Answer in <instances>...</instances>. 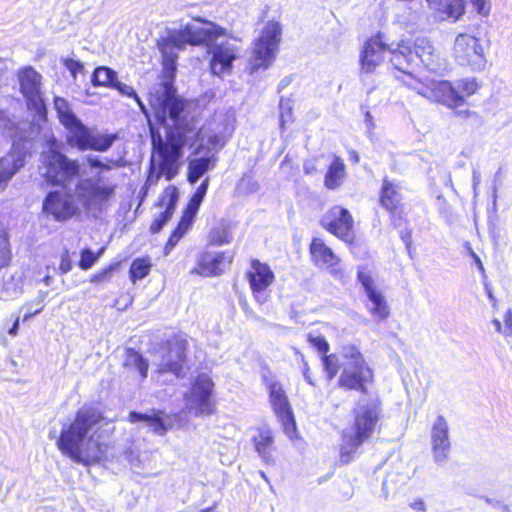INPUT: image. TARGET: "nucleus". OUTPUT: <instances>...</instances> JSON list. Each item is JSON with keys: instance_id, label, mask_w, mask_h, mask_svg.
I'll return each instance as SVG.
<instances>
[{"instance_id": "obj_1", "label": "nucleus", "mask_w": 512, "mask_h": 512, "mask_svg": "<svg viewBox=\"0 0 512 512\" xmlns=\"http://www.w3.org/2000/svg\"><path fill=\"white\" fill-rule=\"evenodd\" d=\"M161 81L147 93V102L155 122L165 127L163 137L158 129L150 127L152 151L158 157L156 180L171 181L179 174L184 149L199 138L197 118L192 113L191 101L178 93L175 86L178 55H162Z\"/></svg>"}, {"instance_id": "obj_2", "label": "nucleus", "mask_w": 512, "mask_h": 512, "mask_svg": "<svg viewBox=\"0 0 512 512\" xmlns=\"http://www.w3.org/2000/svg\"><path fill=\"white\" fill-rule=\"evenodd\" d=\"M389 52V71L393 77L407 86L419 82L417 72L425 67L430 69L437 63L438 54L427 37L401 39L390 49L385 35L378 31L368 37L360 51L359 64L361 72L372 74L384 61V54Z\"/></svg>"}, {"instance_id": "obj_3", "label": "nucleus", "mask_w": 512, "mask_h": 512, "mask_svg": "<svg viewBox=\"0 0 512 512\" xmlns=\"http://www.w3.org/2000/svg\"><path fill=\"white\" fill-rule=\"evenodd\" d=\"M104 413L91 405L79 408L69 423L63 425L56 440L59 451L73 462L90 466L99 463L110 448L101 441L102 424H107Z\"/></svg>"}, {"instance_id": "obj_4", "label": "nucleus", "mask_w": 512, "mask_h": 512, "mask_svg": "<svg viewBox=\"0 0 512 512\" xmlns=\"http://www.w3.org/2000/svg\"><path fill=\"white\" fill-rule=\"evenodd\" d=\"M481 87V82L474 77L461 78L456 82L431 80L418 89V94L446 107L460 124L467 125L481 120L479 113L471 110L467 103V99L475 95Z\"/></svg>"}, {"instance_id": "obj_5", "label": "nucleus", "mask_w": 512, "mask_h": 512, "mask_svg": "<svg viewBox=\"0 0 512 512\" xmlns=\"http://www.w3.org/2000/svg\"><path fill=\"white\" fill-rule=\"evenodd\" d=\"M351 415L350 423L340 434L339 463L341 465L351 463L358 449L380 431L381 403L377 400L358 404L352 409Z\"/></svg>"}, {"instance_id": "obj_6", "label": "nucleus", "mask_w": 512, "mask_h": 512, "mask_svg": "<svg viewBox=\"0 0 512 512\" xmlns=\"http://www.w3.org/2000/svg\"><path fill=\"white\" fill-rule=\"evenodd\" d=\"M341 357L343 362L340 363L336 387L344 392L368 394L375 382V373L360 348L354 344L345 345L341 349Z\"/></svg>"}, {"instance_id": "obj_7", "label": "nucleus", "mask_w": 512, "mask_h": 512, "mask_svg": "<svg viewBox=\"0 0 512 512\" xmlns=\"http://www.w3.org/2000/svg\"><path fill=\"white\" fill-rule=\"evenodd\" d=\"M282 40V25L280 21L271 19L261 28L258 36L252 42L251 54L248 60L250 73L267 69L272 65Z\"/></svg>"}, {"instance_id": "obj_8", "label": "nucleus", "mask_w": 512, "mask_h": 512, "mask_svg": "<svg viewBox=\"0 0 512 512\" xmlns=\"http://www.w3.org/2000/svg\"><path fill=\"white\" fill-rule=\"evenodd\" d=\"M66 130V144L78 151H108L118 140L117 133L99 134L86 126L79 118L63 126Z\"/></svg>"}, {"instance_id": "obj_9", "label": "nucleus", "mask_w": 512, "mask_h": 512, "mask_svg": "<svg viewBox=\"0 0 512 512\" xmlns=\"http://www.w3.org/2000/svg\"><path fill=\"white\" fill-rule=\"evenodd\" d=\"M161 350V361L158 365V373H170L177 378L185 375L188 368L189 342L186 336L175 333L162 341L159 345Z\"/></svg>"}, {"instance_id": "obj_10", "label": "nucleus", "mask_w": 512, "mask_h": 512, "mask_svg": "<svg viewBox=\"0 0 512 512\" xmlns=\"http://www.w3.org/2000/svg\"><path fill=\"white\" fill-rule=\"evenodd\" d=\"M378 204L387 213L393 227L407 226L409 219L405 211L404 195L399 182L383 177L378 191Z\"/></svg>"}, {"instance_id": "obj_11", "label": "nucleus", "mask_w": 512, "mask_h": 512, "mask_svg": "<svg viewBox=\"0 0 512 512\" xmlns=\"http://www.w3.org/2000/svg\"><path fill=\"white\" fill-rule=\"evenodd\" d=\"M268 400L283 433L290 439L298 437L296 417L283 385L277 381L266 382Z\"/></svg>"}, {"instance_id": "obj_12", "label": "nucleus", "mask_w": 512, "mask_h": 512, "mask_svg": "<svg viewBox=\"0 0 512 512\" xmlns=\"http://www.w3.org/2000/svg\"><path fill=\"white\" fill-rule=\"evenodd\" d=\"M214 383L212 379L199 374L192 381L190 388L184 395L187 409L193 411L195 416H210L216 412V401L213 398Z\"/></svg>"}, {"instance_id": "obj_13", "label": "nucleus", "mask_w": 512, "mask_h": 512, "mask_svg": "<svg viewBox=\"0 0 512 512\" xmlns=\"http://www.w3.org/2000/svg\"><path fill=\"white\" fill-rule=\"evenodd\" d=\"M319 223L325 231L347 245L351 246L356 243L354 217L347 208L341 205L331 206L323 214Z\"/></svg>"}, {"instance_id": "obj_14", "label": "nucleus", "mask_w": 512, "mask_h": 512, "mask_svg": "<svg viewBox=\"0 0 512 512\" xmlns=\"http://www.w3.org/2000/svg\"><path fill=\"white\" fill-rule=\"evenodd\" d=\"M453 57L462 67L479 71L485 67L486 58L480 39L467 33L456 36L453 45Z\"/></svg>"}, {"instance_id": "obj_15", "label": "nucleus", "mask_w": 512, "mask_h": 512, "mask_svg": "<svg viewBox=\"0 0 512 512\" xmlns=\"http://www.w3.org/2000/svg\"><path fill=\"white\" fill-rule=\"evenodd\" d=\"M44 177L52 186H59L81 175V166L77 159H69L57 150H50L46 162Z\"/></svg>"}, {"instance_id": "obj_16", "label": "nucleus", "mask_w": 512, "mask_h": 512, "mask_svg": "<svg viewBox=\"0 0 512 512\" xmlns=\"http://www.w3.org/2000/svg\"><path fill=\"white\" fill-rule=\"evenodd\" d=\"M42 212L57 222H66L80 213L74 194L68 189L50 191L44 198Z\"/></svg>"}, {"instance_id": "obj_17", "label": "nucleus", "mask_w": 512, "mask_h": 512, "mask_svg": "<svg viewBox=\"0 0 512 512\" xmlns=\"http://www.w3.org/2000/svg\"><path fill=\"white\" fill-rule=\"evenodd\" d=\"M254 300L260 304L265 303L269 297V289L275 282V274L269 264L252 258L250 267L244 274Z\"/></svg>"}, {"instance_id": "obj_18", "label": "nucleus", "mask_w": 512, "mask_h": 512, "mask_svg": "<svg viewBox=\"0 0 512 512\" xmlns=\"http://www.w3.org/2000/svg\"><path fill=\"white\" fill-rule=\"evenodd\" d=\"M234 260V253L229 250L220 252L200 251L195 260L194 267L190 274L201 277H217L224 273Z\"/></svg>"}, {"instance_id": "obj_19", "label": "nucleus", "mask_w": 512, "mask_h": 512, "mask_svg": "<svg viewBox=\"0 0 512 512\" xmlns=\"http://www.w3.org/2000/svg\"><path fill=\"white\" fill-rule=\"evenodd\" d=\"M19 90L31 110L40 112L45 109L44 100L41 97L42 76L32 66H24L16 73Z\"/></svg>"}, {"instance_id": "obj_20", "label": "nucleus", "mask_w": 512, "mask_h": 512, "mask_svg": "<svg viewBox=\"0 0 512 512\" xmlns=\"http://www.w3.org/2000/svg\"><path fill=\"white\" fill-rule=\"evenodd\" d=\"M357 280L363 286L366 296L371 303L368 311L377 320H385L390 315L389 304L383 292L377 287L374 278L365 267L357 271Z\"/></svg>"}, {"instance_id": "obj_21", "label": "nucleus", "mask_w": 512, "mask_h": 512, "mask_svg": "<svg viewBox=\"0 0 512 512\" xmlns=\"http://www.w3.org/2000/svg\"><path fill=\"white\" fill-rule=\"evenodd\" d=\"M178 202V189L174 185H169L159 195L154 206L161 209V212L154 216L149 232L151 234L159 233L164 226L172 219Z\"/></svg>"}, {"instance_id": "obj_22", "label": "nucleus", "mask_w": 512, "mask_h": 512, "mask_svg": "<svg viewBox=\"0 0 512 512\" xmlns=\"http://www.w3.org/2000/svg\"><path fill=\"white\" fill-rule=\"evenodd\" d=\"M88 183V194L83 201L84 207L86 209L94 208L100 212L110 207L115 200L117 184L103 183L100 179H89Z\"/></svg>"}, {"instance_id": "obj_23", "label": "nucleus", "mask_w": 512, "mask_h": 512, "mask_svg": "<svg viewBox=\"0 0 512 512\" xmlns=\"http://www.w3.org/2000/svg\"><path fill=\"white\" fill-rule=\"evenodd\" d=\"M198 21L204 23L206 26H196L193 24H186L183 26L186 40L190 46H211L217 39L227 34V30L212 22L197 18Z\"/></svg>"}, {"instance_id": "obj_24", "label": "nucleus", "mask_w": 512, "mask_h": 512, "mask_svg": "<svg viewBox=\"0 0 512 512\" xmlns=\"http://www.w3.org/2000/svg\"><path fill=\"white\" fill-rule=\"evenodd\" d=\"M251 444L260 459L267 465H275L278 455L275 431L265 425L254 428Z\"/></svg>"}, {"instance_id": "obj_25", "label": "nucleus", "mask_w": 512, "mask_h": 512, "mask_svg": "<svg viewBox=\"0 0 512 512\" xmlns=\"http://www.w3.org/2000/svg\"><path fill=\"white\" fill-rule=\"evenodd\" d=\"M209 47L211 53L209 62L211 72L215 75L230 73L233 62L239 57L240 48L228 40Z\"/></svg>"}, {"instance_id": "obj_26", "label": "nucleus", "mask_w": 512, "mask_h": 512, "mask_svg": "<svg viewBox=\"0 0 512 512\" xmlns=\"http://www.w3.org/2000/svg\"><path fill=\"white\" fill-rule=\"evenodd\" d=\"M309 254L315 266L327 269L334 276L342 275V270L339 267L341 262L340 258L322 238L314 237L311 239Z\"/></svg>"}, {"instance_id": "obj_27", "label": "nucleus", "mask_w": 512, "mask_h": 512, "mask_svg": "<svg viewBox=\"0 0 512 512\" xmlns=\"http://www.w3.org/2000/svg\"><path fill=\"white\" fill-rule=\"evenodd\" d=\"M431 446L435 462L443 463L449 458L451 443L446 419L439 415L431 429Z\"/></svg>"}, {"instance_id": "obj_28", "label": "nucleus", "mask_w": 512, "mask_h": 512, "mask_svg": "<svg viewBox=\"0 0 512 512\" xmlns=\"http://www.w3.org/2000/svg\"><path fill=\"white\" fill-rule=\"evenodd\" d=\"M307 342L321 355V362L329 380L334 379L340 370L337 354H329L330 345L323 335H307Z\"/></svg>"}, {"instance_id": "obj_29", "label": "nucleus", "mask_w": 512, "mask_h": 512, "mask_svg": "<svg viewBox=\"0 0 512 512\" xmlns=\"http://www.w3.org/2000/svg\"><path fill=\"white\" fill-rule=\"evenodd\" d=\"M25 152L11 150L0 158V190H4L10 179L25 165Z\"/></svg>"}, {"instance_id": "obj_30", "label": "nucleus", "mask_w": 512, "mask_h": 512, "mask_svg": "<svg viewBox=\"0 0 512 512\" xmlns=\"http://www.w3.org/2000/svg\"><path fill=\"white\" fill-rule=\"evenodd\" d=\"M428 7L441 19L457 21L466 11L465 0H426Z\"/></svg>"}, {"instance_id": "obj_31", "label": "nucleus", "mask_w": 512, "mask_h": 512, "mask_svg": "<svg viewBox=\"0 0 512 512\" xmlns=\"http://www.w3.org/2000/svg\"><path fill=\"white\" fill-rule=\"evenodd\" d=\"M346 164L339 156H333L324 175V186L328 190L339 189L346 179Z\"/></svg>"}, {"instance_id": "obj_32", "label": "nucleus", "mask_w": 512, "mask_h": 512, "mask_svg": "<svg viewBox=\"0 0 512 512\" xmlns=\"http://www.w3.org/2000/svg\"><path fill=\"white\" fill-rule=\"evenodd\" d=\"M195 219L196 215L184 210L182 211L179 221L177 222L175 228L171 231L165 243L164 249L166 253L171 251L187 234V232L192 228Z\"/></svg>"}, {"instance_id": "obj_33", "label": "nucleus", "mask_w": 512, "mask_h": 512, "mask_svg": "<svg viewBox=\"0 0 512 512\" xmlns=\"http://www.w3.org/2000/svg\"><path fill=\"white\" fill-rule=\"evenodd\" d=\"M217 160L215 155L190 160L187 166V181L190 184H195L205 173L216 166Z\"/></svg>"}, {"instance_id": "obj_34", "label": "nucleus", "mask_w": 512, "mask_h": 512, "mask_svg": "<svg viewBox=\"0 0 512 512\" xmlns=\"http://www.w3.org/2000/svg\"><path fill=\"white\" fill-rule=\"evenodd\" d=\"M188 45L184 28L170 31L158 44L162 55H177L174 49L183 50Z\"/></svg>"}, {"instance_id": "obj_35", "label": "nucleus", "mask_w": 512, "mask_h": 512, "mask_svg": "<svg viewBox=\"0 0 512 512\" xmlns=\"http://www.w3.org/2000/svg\"><path fill=\"white\" fill-rule=\"evenodd\" d=\"M123 367L137 369L142 380L148 376L149 363L147 359L132 347H128L124 351Z\"/></svg>"}, {"instance_id": "obj_36", "label": "nucleus", "mask_w": 512, "mask_h": 512, "mask_svg": "<svg viewBox=\"0 0 512 512\" xmlns=\"http://www.w3.org/2000/svg\"><path fill=\"white\" fill-rule=\"evenodd\" d=\"M231 240V225L225 220H221L217 225L211 228L208 233V242L213 246L226 245L229 244Z\"/></svg>"}, {"instance_id": "obj_37", "label": "nucleus", "mask_w": 512, "mask_h": 512, "mask_svg": "<svg viewBox=\"0 0 512 512\" xmlns=\"http://www.w3.org/2000/svg\"><path fill=\"white\" fill-rule=\"evenodd\" d=\"M152 266L153 264L149 256L135 258L131 262L128 271L130 281L135 284L137 281L147 277L150 274Z\"/></svg>"}, {"instance_id": "obj_38", "label": "nucleus", "mask_w": 512, "mask_h": 512, "mask_svg": "<svg viewBox=\"0 0 512 512\" xmlns=\"http://www.w3.org/2000/svg\"><path fill=\"white\" fill-rule=\"evenodd\" d=\"M118 77L117 72L107 66H98L91 74V84L94 87L110 88Z\"/></svg>"}, {"instance_id": "obj_39", "label": "nucleus", "mask_w": 512, "mask_h": 512, "mask_svg": "<svg viewBox=\"0 0 512 512\" xmlns=\"http://www.w3.org/2000/svg\"><path fill=\"white\" fill-rule=\"evenodd\" d=\"M54 108L57 113V118L62 126H65L78 118L72 111L69 102L65 98L55 97Z\"/></svg>"}, {"instance_id": "obj_40", "label": "nucleus", "mask_w": 512, "mask_h": 512, "mask_svg": "<svg viewBox=\"0 0 512 512\" xmlns=\"http://www.w3.org/2000/svg\"><path fill=\"white\" fill-rule=\"evenodd\" d=\"M168 416L162 410H152V413L149 414L148 420L146 423L151 427L152 431L157 435H164L168 431V426L166 425V419Z\"/></svg>"}, {"instance_id": "obj_41", "label": "nucleus", "mask_w": 512, "mask_h": 512, "mask_svg": "<svg viewBox=\"0 0 512 512\" xmlns=\"http://www.w3.org/2000/svg\"><path fill=\"white\" fill-rule=\"evenodd\" d=\"M111 89L116 90L121 96L134 99L135 102L139 105L141 111L146 116L148 115L145 105L143 104V102L141 101V99L139 98V96L137 95L136 91L132 86L120 82L117 77Z\"/></svg>"}, {"instance_id": "obj_42", "label": "nucleus", "mask_w": 512, "mask_h": 512, "mask_svg": "<svg viewBox=\"0 0 512 512\" xmlns=\"http://www.w3.org/2000/svg\"><path fill=\"white\" fill-rule=\"evenodd\" d=\"M121 261H114L109 265L103 267L98 272L93 274L90 278L91 283H105L111 280L113 272L117 271L121 267Z\"/></svg>"}, {"instance_id": "obj_43", "label": "nucleus", "mask_w": 512, "mask_h": 512, "mask_svg": "<svg viewBox=\"0 0 512 512\" xmlns=\"http://www.w3.org/2000/svg\"><path fill=\"white\" fill-rule=\"evenodd\" d=\"M86 163L91 169H99L100 171H109L123 166L120 160L109 159L106 162H102L99 158L91 156L86 158Z\"/></svg>"}, {"instance_id": "obj_44", "label": "nucleus", "mask_w": 512, "mask_h": 512, "mask_svg": "<svg viewBox=\"0 0 512 512\" xmlns=\"http://www.w3.org/2000/svg\"><path fill=\"white\" fill-rule=\"evenodd\" d=\"M98 261V255H94V252L89 248H83L80 252V260L78 266L80 269L86 271L94 266Z\"/></svg>"}, {"instance_id": "obj_45", "label": "nucleus", "mask_w": 512, "mask_h": 512, "mask_svg": "<svg viewBox=\"0 0 512 512\" xmlns=\"http://www.w3.org/2000/svg\"><path fill=\"white\" fill-rule=\"evenodd\" d=\"M64 67L70 72L72 78L75 80L78 74L84 73V65L79 60L72 58H64L62 60Z\"/></svg>"}, {"instance_id": "obj_46", "label": "nucleus", "mask_w": 512, "mask_h": 512, "mask_svg": "<svg viewBox=\"0 0 512 512\" xmlns=\"http://www.w3.org/2000/svg\"><path fill=\"white\" fill-rule=\"evenodd\" d=\"M226 141L221 133H213L207 138V150L218 152L225 146Z\"/></svg>"}, {"instance_id": "obj_47", "label": "nucleus", "mask_w": 512, "mask_h": 512, "mask_svg": "<svg viewBox=\"0 0 512 512\" xmlns=\"http://www.w3.org/2000/svg\"><path fill=\"white\" fill-rule=\"evenodd\" d=\"M203 200H204V198L193 193L190 196V198L183 210L197 216V213L199 211V208H200Z\"/></svg>"}, {"instance_id": "obj_48", "label": "nucleus", "mask_w": 512, "mask_h": 512, "mask_svg": "<svg viewBox=\"0 0 512 512\" xmlns=\"http://www.w3.org/2000/svg\"><path fill=\"white\" fill-rule=\"evenodd\" d=\"M72 269V261L70 259L69 252L65 250L60 259L59 270L62 274L68 273Z\"/></svg>"}, {"instance_id": "obj_49", "label": "nucleus", "mask_w": 512, "mask_h": 512, "mask_svg": "<svg viewBox=\"0 0 512 512\" xmlns=\"http://www.w3.org/2000/svg\"><path fill=\"white\" fill-rule=\"evenodd\" d=\"M292 120V108L289 106H284L283 103H280V126L284 128L285 124Z\"/></svg>"}, {"instance_id": "obj_50", "label": "nucleus", "mask_w": 512, "mask_h": 512, "mask_svg": "<svg viewBox=\"0 0 512 512\" xmlns=\"http://www.w3.org/2000/svg\"><path fill=\"white\" fill-rule=\"evenodd\" d=\"M476 12L482 16H488L490 13V6L486 0H471Z\"/></svg>"}, {"instance_id": "obj_51", "label": "nucleus", "mask_w": 512, "mask_h": 512, "mask_svg": "<svg viewBox=\"0 0 512 512\" xmlns=\"http://www.w3.org/2000/svg\"><path fill=\"white\" fill-rule=\"evenodd\" d=\"M149 414L131 411L128 415V421L131 423L146 422Z\"/></svg>"}, {"instance_id": "obj_52", "label": "nucleus", "mask_w": 512, "mask_h": 512, "mask_svg": "<svg viewBox=\"0 0 512 512\" xmlns=\"http://www.w3.org/2000/svg\"><path fill=\"white\" fill-rule=\"evenodd\" d=\"M402 241L404 242L406 248L410 251L412 247V229H406L400 235Z\"/></svg>"}, {"instance_id": "obj_53", "label": "nucleus", "mask_w": 512, "mask_h": 512, "mask_svg": "<svg viewBox=\"0 0 512 512\" xmlns=\"http://www.w3.org/2000/svg\"><path fill=\"white\" fill-rule=\"evenodd\" d=\"M209 186V178H205L201 184L196 188L195 194L205 198Z\"/></svg>"}, {"instance_id": "obj_54", "label": "nucleus", "mask_w": 512, "mask_h": 512, "mask_svg": "<svg viewBox=\"0 0 512 512\" xmlns=\"http://www.w3.org/2000/svg\"><path fill=\"white\" fill-rule=\"evenodd\" d=\"M410 507L415 510V512H424L426 511L425 502L422 499H416L414 502L410 504Z\"/></svg>"}, {"instance_id": "obj_55", "label": "nucleus", "mask_w": 512, "mask_h": 512, "mask_svg": "<svg viewBox=\"0 0 512 512\" xmlns=\"http://www.w3.org/2000/svg\"><path fill=\"white\" fill-rule=\"evenodd\" d=\"M303 376H304V378H305V380L307 381L308 384H310L312 386L315 385V382L312 380V378L310 376L309 367H308L307 363H304Z\"/></svg>"}, {"instance_id": "obj_56", "label": "nucleus", "mask_w": 512, "mask_h": 512, "mask_svg": "<svg viewBox=\"0 0 512 512\" xmlns=\"http://www.w3.org/2000/svg\"><path fill=\"white\" fill-rule=\"evenodd\" d=\"M19 317H16L12 327L8 330V333L11 335V336H16L17 333H18V328H19Z\"/></svg>"}, {"instance_id": "obj_57", "label": "nucleus", "mask_w": 512, "mask_h": 512, "mask_svg": "<svg viewBox=\"0 0 512 512\" xmlns=\"http://www.w3.org/2000/svg\"><path fill=\"white\" fill-rule=\"evenodd\" d=\"M471 254H472V257L474 258L479 270L484 271V266H483V263H482L481 259L479 258V256L474 252H472Z\"/></svg>"}, {"instance_id": "obj_58", "label": "nucleus", "mask_w": 512, "mask_h": 512, "mask_svg": "<svg viewBox=\"0 0 512 512\" xmlns=\"http://www.w3.org/2000/svg\"><path fill=\"white\" fill-rule=\"evenodd\" d=\"M504 321L506 323L507 326H511L512 325V311L511 310H508L505 315H504Z\"/></svg>"}, {"instance_id": "obj_59", "label": "nucleus", "mask_w": 512, "mask_h": 512, "mask_svg": "<svg viewBox=\"0 0 512 512\" xmlns=\"http://www.w3.org/2000/svg\"><path fill=\"white\" fill-rule=\"evenodd\" d=\"M217 508V503L214 502L210 507L203 508L199 510L198 512H215Z\"/></svg>"}, {"instance_id": "obj_60", "label": "nucleus", "mask_w": 512, "mask_h": 512, "mask_svg": "<svg viewBox=\"0 0 512 512\" xmlns=\"http://www.w3.org/2000/svg\"><path fill=\"white\" fill-rule=\"evenodd\" d=\"M349 155H350V160L353 162V163H358L359 162V156L357 154L356 151H350L349 152Z\"/></svg>"}, {"instance_id": "obj_61", "label": "nucleus", "mask_w": 512, "mask_h": 512, "mask_svg": "<svg viewBox=\"0 0 512 512\" xmlns=\"http://www.w3.org/2000/svg\"><path fill=\"white\" fill-rule=\"evenodd\" d=\"M493 323L497 329V331H501V322L498 319L493 320Z\"/></svg>"}, {"instance_id": "obj_62", "label": "nucleus", "mask_w": 512, "mask_h": 512, "mask_svg": "<svg viewBox=\"0 0 512 512\" xmlns=\"http://www.w3.org/2000/svg\"><path fill=\"white\" fill-rule=\"evenodd\" d=\"M105 248L101 247L97 252H94V255H98V259L101 257V255L104 253Z\"/></svg>"}, {"instance_id": "obj_63", "label": "nucleus", "mask_w": 512, "mask_h": 512, "mask_svg": "<svg viewBox=\"0 0 512 512\" xmlns=\"http://www.w3.org/2000/svg\"><path fill=\"white\" fill-rule=\"evenodd\" d=\"M201 150H202V145H199V146L196 148L195 152H196V153H198V152H200Z\"/></svg>"}, {"instance_id": "obj_64", "label": "nucleus", "mask_w": 512, "mask_h": 512, "mask_svg": "<svg viewBox=\"0 0 512 512\" xmlns=\"http://www.w3.org/2000/svg\"><path fill=\"white\" fill-rule=\"evenodd\" d=\"M149 169H150V173H152V171L154 170V164H153V162H151V164H150V168H149Z\"/></svg>"}]
</instances>
